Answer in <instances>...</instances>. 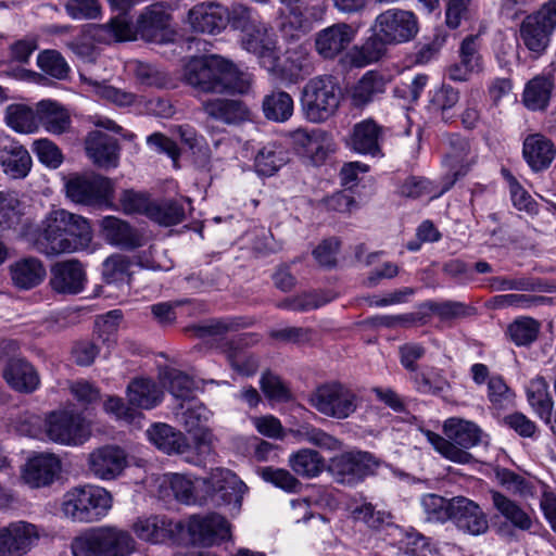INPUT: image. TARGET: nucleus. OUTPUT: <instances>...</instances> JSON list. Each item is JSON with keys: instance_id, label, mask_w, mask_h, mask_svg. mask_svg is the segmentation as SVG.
Here are the masks:
<instances>
[{"instance_id": "31", "label": "nucleus", "mask_w": 556, "mask_h": 556, "mask_svg": "<svg viewBox=\"0 0 556 556\" xmlns=\"http://www.w3.org/2000/svg\"><path fill=\"white\" fill-rule=\"evenodd\" d=\"M7 382L16 391L34 392L40 383L39 376L31 364L20 357H12L3 369Z\"/></svg>"}, {"instance_id": "55", "label": "nucleus", "mask_w": 556, "mask_h": 556, "mask_svg": "<svg viewBox=\"0 0 556 556\" xmlns=\"http://www.w3.org/2000/svg\"><path fill=\"white\" fill-rule=\"evenodd\" d=\"M73 556H105L98 527L76 536L71 544Z\"/></svg>"}, {"instance_id": "53", "label": "nucleus", "mask_w": 556, "mask_h": 556, "mask_svg": "<svg viewBox=\"0 0 556 556\" xmlns=\"http://www.w3.org/2000/svg\"><path fill=\"white\" fill-rule=\"evenodd\" d=\"M164 382L169 393L177 400L182 402H192L195 383L185 372L178 369H168L164 375Z\"/></svg>"}, {"instance_id": "7", "label": "nucleus", "mask_w": 556, "mask_h": 556, "mask_svg": "<svg viewBox=\"0 0 556 556\" xmlns=\"http://www.w3.org/2000/svg\"><path fill=\"white\" fill-rule=\"evenodd\" d=\"M556 31V0H547L535 12L527 15L519 28L523 45L532 52L542 53Z\"/></svg>"}, {"instance_id": "32", "label": "nucleus", "mask_w": 556, "mask_h": 556, "mask_svg": "<svg viewBox=\"0 0 556 556\" xmlns=\"http://www.w3.org/2000/svg\"><path fill=\"white\" fill-rule=\"evenodd\" d=\"M251 336L242 334L237 339L226 341L223 345V353L226 355L233 370L242 376H253L258 368V361L255 356L242 350L250 343Z\"/></svg>"}, {"instance_id": "12", "label": "nucleus", "mask_w": 556, "mask_h": 556, "mask_svg": "<svg viewBox=\"0 0 556 556\" xmlns=\"http://www.w3.org/2000/svg\"><path fill=\"white\" fill-rule=\"evenodd\" d=\"M201 483L206 501L211 500L215 505H233L236 509L241 507L247 485L232 471L216 468L206 480H201Z\"/></svg>"}, {"instance_id": "36", "label": "nucleus", "mask_w": 556, "mask_h": 556, "mask_svg": "<svg viewBox=\"0 0 556 556\" xmlns=\"http://www.w3.org/2000/svg\"><path fill=\"white\" fill-rule=\"evenodd\" d=\"M10 271L13 285L24 290L37 287L46 277V268L36 257L18 260L10 266Z\"/></svg>"}, {"instance_id": "38", "label": "nucleus", "mask_w": 556, "mask_h": 556, "mask_svg": "<svg viewBox=\"0 0 556 556\" xmlns=\"http://www.w3.org/2000/svg\"><path fill=\"white\" fill-rule=\"evenodd\" d=\"M289 161L288 151L277 142L270 141L263 146L254 157V167L258 175L273 176Z\"/></svg>"}, {"instance_id": "46", "label": "nucleus", "mask_w": 556, "mask_h": 556, "mask_svg": "<svg viewBox=\"0 0 556 556\" xmlns=\"http://www.w3.org/2000/svg\"><path fill=\"white\" fill-rule=\"evenodd\" d=\"M553 81L549 76L538 75L531 79L523 91V103L532 110H543L547 106Z\"/></svg>"}, {"instance_id": "16", "label": "nucleus", "mask_w": 556, "mask_h": 556, "mask_svg": "<svg viewBox=\"0 0 556 556\" xmlns=\"http://www.w3.org/2000/svg\"><path fill=\"white\" fill-rule=\"evenodd\" d=\"M36 526L26 521L11 522L0 528V556H23L38 541Z\"/></svg>"}, {"instance_id": "23", "label": "nucleus", "mask_w": 556, "mask_h": 556, "mask_svg": "<svg viewBox=\"0 0 556 556\" xmlns=\"http://www.w3.org/2000/svg\"><path fill=\"white\" fill-rule=\"evenodd\" d=\"M192 540L202 545H213L229 536V522L220 515L192 516L188 522Z\"/></svg>"}, {"instance_id": "49", "label": "nucleus", "mask_w": 556, "mask_h": 556, "mask_svg": "<svg viewBox=\"0 0 556 556\" xmlns=\"http://www.w3.org/2000/svg\"><path fill=\"white\" fill-rule=\"evenodd\" d=\"M81 83L90 88L99 97L106 99L116 105L128 106L135 102L136 96L132 92H127L122 89L115 88L105 80H97L87 77L83 72H79Z\"/></svg>"}, {"instance_id": "26", "label": "nucleus", "mask_w": 556, "mask_h": 556, "mask_svg": "<svg viewBox=\"0 0 556 556\" xmlns=\"http://www.w3.org/2000/svg\"><path fill=\"white\" fill-rule=\"evenodd\" d=\"M101 230L108 243L122 250H135L143 244V237L139 231L115 216L103 217Z\"/></svg>"}, {"instance_id": "35", "label": "nucleus", "mask_w": 556, "mask_h": 556, "mask_svg": "<svg viewBox=\"0 0 556 556\" xmlns=\"http://www.w3.org/2000/svg\"><path fill=\"white\" fill-rule=\"evenodd\" d=\"M105 556H131L137 552L138 543L126 530L113 526L98 527Z\"/></svg>"}, {"instance_id": "30", "label": "nucleus", "mask_w": 556, "mask_h": 556, "mask_svg": "<svg viewBox=\"0 0 556 556\" xmlns=\"http://www.w3.org/2000/svg\"><path fill=\"white\" fill-rule=\"evenodd\" d=\"M86 152L99 167L110 168L117 166L118 143L111 136L101 131L91 132L86 139Z\"/></svg>"}, {"instance_id": "2", "label": "nucleus", "mask_w": 556, "mask_h": 556, "mask_svg": "<svg viewBox=\"0 0 556 556\" xmlns=\"http://www.w3.org/2000/svg\"><path fill=\"white\" fill-rule=\"evenodd\" d=\"M173 78L170 72H137L138 81L147 87L173 89L182 80L197 94L201 93H247L252 85L248 72H177Z\"/></svg>"}, {"instance_id": "50", "label": "nucleus", "mask_w": 556, "mask_h": 556, "mask_svg": "<svg viewBox=\"0 0 556 556\" xmlns=\"http://www.w3.org/2000/svg\"><path fill=\"white\" fill-rule=\"evenodd\" d=\"M7 124L18 132L29 134L37 129V111L24 104H11L5 110Z\"/></svg>"}, {"instance_id": "11", "label": "nucleus", "mask_w": 556, "mask_h": 556, "mask_svg": "<svg viewBox=\"0 0 556 556\" xmlns=\"http://www.w3.org/2000/svg\"><path fill=\"white\" fill-rule=\"evenodd\" d=\"M49 440L63 445H80L90 435V429L80 414L68 410L50 413L45 421Z\"/></svg>"}, {"instance_id": "61", "label": "nucleus", "mask_w": 556, "mask_h": 556, "mask_svg": "<svg viewBox=\"0 0 556 556\" xmlns=\"http://www.w3.org/2000/svg\"><path fill=\"white\" fill-rule=\"evenodd\" d=\"M351 515L355 521H361L371 529H379L389 523L391 519L390 513L376 509L371 503H363L356 506L352 509Z\"/></svg>"}, {"instance_id": "64", "label": "nucleus", "mask_w": 556, "mask_h": 556, "mask_svg": "<svg viewBox=\"0 0 556 556\" xmlns=\"http://www.w3.org/2000/svg\"><path fill=\"white\" fill-rule=\"evenodd\" d=\"M410 372V380L419 393L438 395L450 388V383L441 375L430 377L426 372L418 371L417 369Z\"/></svg>"}, {"instance_id": "59", "label": "nucleus", "mask_w": 556, "mask_h": 556, "mask_svg": "<svg viewBox=\"0 0 556 556\" xmlns=\"http://www.w3.org/2000/svg\"><path fill=\"white\" fill-rule=\"evenodd\" d=\"M488 399L496 409H505L514 405L515 392L502 376L495 375L488 381Z\"/></svg>"}, {"instance_id": "57", "label": "nucleus", "mask_w": 556, "mask_h": 556, "mask_svg": "<svg viewBox=\"0 0 556 556\" xmlns=\"http://www.w3.org/2000/svg\"><path fill=\"white\" fill-rule=\"evenodd\" d=\"M496 478L503 486L516 495L523 498L533 497L535 495L534 483L513 470L506 468L497 470Z\"/></svg>"}, {"instance_id": "22", "label": "nucleus", "mask_w": 556, "mask_h": 556, "mask_svg": "<svg viewBox=\"0 0 556 556\" xmlns=\"http://www.w3.org/2000/svg\"><path fill=\"white\" fill-rule=\"evenodd\" d=\"M452 511L451 521L458 530L471 535H480L488 531V517L473 501L465 496H455Z\"/></svg>"}, {"instance_id": "51", "label": "nucleus", "mask_w": 556, "mask_h": 556, "mask_svg": "<svg viewBox=\"0 0 556 556\" xmlns=\"http://www.w3.org/2000/svg\"><path fill=\"white\" fill-rule=\"evenodd\" d=\"M132 261L123 254H113L102 264V276L106 283H129L131 277Z\"/></svg>"}, {"instance_id": "4", "label": "nucleus", "mask_w": 556, "mask_h": 556, "mask_svg": "<svg viewBox=\"0 0 556 556\" xmlns=\"http://www.w3.org/2000/svg\"><path fill=\"white\" fill-rule=\"evenodd\" d=\"M442 437L430 430L425 434L431 445L446 459L457 464H468L472 455L467 450L482 442L483 431L473 421L451 417L443 424Z\"/></svg>"}, {"instance_id": "37", "label": "nucleus", "mask_w": 556, "mask_h": 556, "mask_svg": "<svg viewBox=\"0 0 556 556\" xmlns=\"http://www.w3.org/2000/svg\"><path fill=\"white\" fill-rule=\"evenodd\" d=\"M548 382L542 376L531 379L527 387V399L530 406L546 424H553V399L548 391Z\"/></svg>"}, {"instance_id": "1", "label": "nucleus", "mask_w": 556, "mask_h": 556, "mask_svg": "<svg viewBox=\"0 0 556 556\" xmlns=\"http://www.w3.org/2000/svg\"><path fill=\"white\" fill-rule=\"evenodd\" d=\"M22 238L38 252L55 256L87 249L92 240V230L85 217L53 207L38 227L25 225Z\"/></svg>"}, {"instance_id": "54", "label": "nucleus", "mask_w": 556, "mask_h": 556, "mask_svg": "<svg viewBox=\"0 0 556 556\" xmlns=\"http://www.w3.org/2000/svg\"><path fill=\"white\" fill-rule=\"evenodd\" d=\"M293 433L296 438L327 451H339L342 447L340 440L309 424L300 425Z\"/></svg>"}, {"instance_id": "19", "label": "nucleus", "mask_w": 556, "mask_h": 556, "mask_svg": "<svg viewBox=\"0 0 556 556\" xmlns=\"http://www.w3.org/2000/svg\"><path fill=\"white\" fill-rule=\"evenodd\" d=\"M127 465V454L117 445H104L96 448L88 457L90 472L102 480L117 478Z\"/></svg>"}, {"instance_id": "13", "label": "nucleus", "mask_w": 556, "mask_h": 556, "mask_svg": "<svg viewBox=\"0 0 556 556\" xmlns=\"http://www.w3.org/2000/svg\"><path fill=\"white\" fill-rule=\"evenodd\" d=\"M184 529L182 522L174 521L165 515L141 516L131 525L136 536L150 544L175 542Z\"/></svg>"}, {"instance_id": "40", "label": "nucleus", "mask_w": 556, "mask_h": 556, "mask_svg": "<svg viewBox=\"0 0 556 556\" xmlns=\"http://www.w3.org/2000/svg\"><path fill=\"white\" fill-rule=\"evenodd\" d=\"M288 465L295 475L304 479L316 478L327 468L325 458L312 448H301L292 453Z\"/></svg>"}, {"instance_id": "5", "label": "nucleus", "mask_w": 556, "mask_h": 556, "mask_svg": "<svg viewBox=\"0 0 556 556\" xmlns=\"http://www.w3.org/2000/svg\"><path fill=\"white\" fill-rule=\"evenodd\" d=\"M112 507V496L97 485L75 486L62 497L61 511L75 522H94L104 517Z\"/></svg>"}, {"instance_id": "25", "label": "nucleus", "mask_w": 556, "mask_h": 556, "mask_svg": "<svg viewBox=\"0 0 556 556\" xmlns=\"http://www.w3.org/2000/svg\"><path fill=\"white\" fill-rule=\"evenodd\" d=\"M227 9L216 2L199 3L190 9L188 21L195 31L215 34L226 28Z\"/></svg>"}, {"instance_id": "33", "label": "nucleus", "mask_w": 556, "mask_h": 556, "mask_svg": "<svg viewBox=\"0 0 556 556\" xmlns=\"http://www.w3.org/2000/svg\"><path fill=\"white\" fill-rule=\"evenodd\" d=\"M203 110L210 117L228 125L242 123L250 117L249 109L239 100H208L203 103Z\"/></svg>"}, {"instance_id": "27", "label": "nucleus", "mask_w": 556, "mask_h": 556, "mask_svg": "<svg viewBox=\"0 0 556 556\" xmlns=\"http://www.w3.org/2000/svg\"><path fill=\"white\" fill-rule=\"evenodd\" d=\"M447 143L450 150L445 154L444 163L448 168L451 179L441 192L448 190L457 179L465 176L472 163V160L469 157V143L466 139L459 135H450Z\"/></svg>"}, {"instance_id": "6", "label": "nucleus", "mask_w": 556, "mask_h": 556, "mask_svg": "<svg viewBox=\"0 0 556 556\" xmlns=\"http://www.w3.org/2000/svg\"><path fill=\"white\" fill-rule=\"evenodd\" d=\"M342 99L339 81L330 74H323L308 80L303 89V105L306 118L323 123L332 117Z\"/></svg>"}, {"instance_id": "58", "label": "nucleus", "mask_w": 556, "mask_h": 556, "mask_svg": "<svg viewBox=\"0 0 556 556\" xmlns=\"http://www.w3.org/2000/svg\"><path fill=\"white\" fill-rule=\"evenodd\" d=\"M426 306L441 320L460 319L475 314L473 307L458 301H430L426 304Z\"/></svg>"}, {"instance_id": "62", "label": "nucleus", "mask_w": 556, "mask_h": 556, "mask_svg": "<svg viewBox=\"0 0 556 556\" xmlns=\"http://www.w3.org/2000/svg\"><path fill=\"white\" fill-rule=\"evenodd\" d=\"M25 225H30L26 220H23V213L20 210V203L15 199H8L1 195L0 204V228L2 229H16L21 226L20 236L22 237V230Z\"/></svg>"}, {"instance_id": "24", "label": "nucleus", "mask_w": 556, "mask_h": 556, "mask_svg": "<svg viewBox=\"0 0 556 556\" xmlns=\"http://www.w3.org/2000/svg\"><path fill=\"white\" fill-rule=\"evenodd\" d=\"M522 157L532 172H544L556 157V146L541 132L530 134L522 142Z\"/></svg>"}, {"instance_id": "14", "label": "nucleus", "mask_w": 556, "mask_h": 556, "mask_svg": "<svg viewBox=\"0 0 556 556\" xmlns=\"http://www.w3.org/2000/svg\"><path fill=\"white\" fill-rule=\"evenodd\" d=\"M66 195L75 203L92 205L109 199L113 192L112 181L100 175H83L70 178L65 185Z\"/></svg>"}, {"instance_id": "9", "label": "nucleus", "mask_w": 556, "mask_h": 556, "mask_svg": "<svg viewBox=\"0 0 556 556\" xmlns=\"http://www.w3.org/2000/svg\"><path fill=\"white\" fill-rule=\"evenodd\" d=\"M371 30L388 48L389 45L407 42L415 38L418 21L410 11L389 9L376 17Z\"/></svg>"}, {"instance_id": "28", "label": "nucleus", "mask_w": 556, "mask_h": 556, "mask_svg": "<svg viewBox=\"0 0 556 556\" xmlns=\"http://www.w3.org/2000/svg\"><path fill=\"white\" fill-rule=\"evenodd\" d=\"M61 470L60 459L53 454L41 453L30 458L24 471V479L33 488L51 484Z\"/></svg>"}, {"instance_id": "47", "label": "nucleus", "mask_w": 556, "mask_h": 556, "mask_svg": "<svg viewBox=\"0 0 556 556\" xmlns=\"http://www.w3.org/2000/svg\"><path fill=\"white\" fill-rule=\"evenodd\" d=\"M495 508L517 529L528 531L532 527V519L518 504L500 492L492 493Z\"/></svg>"}, {"instance_id": "3", "label": "nucleus", "mask_w": 556, "mask_h": 556, "mask_svg": "<svg viewBox=\"0 0 556 556\" xmlns=\"http://www.w3.org/2000/svg\"><path fill=\"white\" fill-rule=\"evenodd\" d=\"M170 15L162 3H154L143 10L136 25L129 20L112 18L103 29L109 31L115 41L135 40L137 37L154 42L167 43L173 41L174 30L169 25Z\"/></svg>"}, {"instance_id": "29", "label": "nucleus", "mask_w": 556, "mask_h": 556, "mask_svg": "<svg viewBox=\"0 0 556 556\" xmlns=\"http://www.w3.org/2000/svg\"><path fill=\"white\" fill-rule=\"evenodd\" d=\"M149 441L160 451L172 454H185L190 445L185 434L167 424H153L147 430Z\"/></svg>"}, {"instance_id": "56", "label": "nucleus", "mask_w": 556, "mask_h": 556, "mask_svg": "<svg viewBox=\"0 0 556 556\" xmlns=\"http://www.w3.org/2000/svg\"><path fill=\"white\" fill-rule=\"evenodd\" d=\"M454 497L446 500L437 494H426L421 498V507L427 516L428 521L445 522L452 520V505Z\"/></svg>"}, {"instance_id": "21", "label": "nucleus", "mask_w": 556, "mask_h": 556, "mask_svg": "<svg viewBox=\"0 0 556 556\" xmlns=\"http://www.w3.org/2000/svg\"><path fill=\"white\" fill-rule=\"evenodd\" d=\"M388 55L384 41L374 33L362 43L354 45L340 56V64L344 68H363L377 65Z\"/></svg>"}, {"instance_id": "10", "label": "nucleus", "mask_w": 556, "mask_h": 556, "mask_svg": "<svg viewBox=\"0 0 556 556\" xmlns=\"http://www.w3.org/2000/svg\"><path fill=\"white\" fill-rule=\"evenodd\" d=\"M378 465L371 454L351 451L332 457L327 470L337 483L354 486L372 475Z\"/></svg>"}, {"instance_id": "18", "label": "nucleus", "mask_w": 556, "mask_h": 556, "mask_svg": "<svg viewBox=\"0 0 556 556\" xmlns=\"http://www.w3.org/2000/svg\"><path fill=\"white\" fill-rule=\"evenodd\" d=\"M356 29L346 23H336L319 30L315 36L317 53L325 60L342 56L344 50L355 39Z\"/></svg>"}, {"instance_id": "42", "label": "nucleus", "mask_w": 556, "mask_h": 556, "mask_svg": "<svg viewBox=\"0 0 556 556\" xmlns=\"http://www.w3.org/2000/svg\"><path fill=\"white\" fill-rule=\"evenodd\" d=\"M336 298L331 291L315 290L287 298L277 307L293 312H308L331 302Z\"/></svg>"}, {"instance_id": "43", "label": "nucleus", "mask_w": 556, "mask_h": 556, "mask_svg": "<svg viewBox=\"0 0 556 556\" xmlns=\"http://www.w3.org/2000/svg\"><path fill=\"white\" fill-rule=\"evenodd\" d=\"M388 80L390 78L383 77L380 72H366L351 89L353 104L361 106L370 102L376 93L383 92Z\"/></svg>"}, {"instance_id": "44", "label": "nucleus", "mask_w": 556, "mask_h": 556, "mask_svg": "<svg viewBox=\"0 0 556 556\" xmlns=\"http://www.w3.org/2000/svg\"><path fill=\"white\" fill-rule=\"evenodd\" d=\"M0 161L4 172L13 178L25 177L31 166V159L28 151L16 143L4 148Z\"/></svg>"}, {"instance_id": "39", "label": "nucleus", "mask_w": 556, "mask_h": 556, "mask_svg": "<svg viewBox=\"0 0 556 556\" xmlns=\"http://www.w3.org/2000/svg\"><path fill=\"white\" fill-rule=\"evenodd\" d=\"M38 122L53 135H62L71 127V117L56 102L42 100L37 104Z\"/></svg>"}, {"instance_id": "45", "label": "nucleus", "mask_w": 556, "mask_h": 556, "mask_svg": "<svg viewBox=\"0 0 556 556\" xmlns=\"http://www.w3.org/2000/svg\"><path fill=\"white\" fill-rule=\"evenodd\" d=\"M206 480V478H199L192 481L188 477L179 473L172 476L169 483L175 497L185 504H203L206 502V496L200 494L204 491L203 484L199 481Z\"/></svg>"}, {"instance_id": "63", "label": "nucleus", "mask_w": 556, "mask_h": 556, "mask_svg": "<svg viewBox=\"0 0 556 556\" xmlns=\"http://www.w3.org/2000/svg\"><path fill=\"white\" fill-rule=\"evenodd\" d=\"M260 475L264 481L287 492H295L301 486V482L287 469L267 466L260 469Z\"/></svg>"}, {"instance_id": "34", "label": "nucleus", "mask_w": 556, "mask_h": 556, "mask_svg": "<svg viewBox=\"0 0 556 556\" xmlns=\"http://www.w3.org/2000/svg\"><path fill=\"white\" fill-rule=\"evenodd\" d=\"M190 208L191 201L187 198L162 200L153 202L149 218L162 226H174L185 220Z\"/></svg>"}, {"instance_id": "8", "label": "nucleus", "mask_w": 556, "mask_h": 556, "mask_svg": "<svg viewBox=\"0 0 556 556\" xmlns=\"http://www.w3.org/2000/svg\"><path fill=\"white\" fill-rule=\"evenodd\" d=\"M308 403L320 414L337 419H345L356 410V394L339 382L317 387L309 395Z\"/></svg>"}, {"instance_id": "17", "label": "nucleus", "mask_w": 556, "mask_h": 556, "mask_svg": "<svg viewBox=\"0 0 556 556\" xmlns=\"http://www.w3.org/2000/svg\"><path fill=\"white\" fill-rule=\"evenodd\" d=\"M384 138V127L379 125L374 118H365L356 123L349 138L348 147L359 154L370 156H381V143Z\"/></svg>"}, {"instance_id": "52", "label": "nucleus", "mask_w": 556, "mask_h": 556, "mask_svg": "<svg viewBox=\"0 0 556 556\" xmlns=\"http://www.w3.org/2000/svg\"><path fill=\"white\" fill-rule=\"evenodd\" d=\"M541 324L532 317L515 319L507 328L510 340L518 346H528L539 337Z\"/></svg>"}, {"instance_id": "48", "label": "nucleus", "mask_w": 556, "mask_h": 556, "mask_svg": "<svg viewBox=\"0 0 556 556\" xmlns=\"http://www.w3.org/2000/svg\"><path fill=\"white\" fill-rule=\"evenodd\" d=\"M262 108L267 119L283 123L293 114V99L285 91L273 92L264 98Z\"/></svg>"}, {"instance_id": "20", "label": "nucleus", "mask_w": 556, "mask_h": 556, "mask_svg": "<svg viewBox=\"0 0 556 556\" xmlns=\"http://www.w3.org/2000/svg\"><path fill=\"white\" fill-rule=\"evenodd\" d=\"M87 275L84 265L77 260L54 264L49 285L59 294H78L85 289Z\"/></svg>"}, {"instance_id": "60", "label": "nucleus", "mask_w": 556, "mask_h": 556, "mask_svg": "<svg viewBox=\"0 0 556 556\" xmlns=\"http://www.w3.org/2000/svg\"><path fill=\"white\" fill-rule=\"evenodd\" d=\"M261 21L258 14L251 8L233 3L227 9L226 25L229 23L233 29H238L243 34L253 29L252 27Z\"/></svg>"}, {"instance_id": "15", "label": "nucleus", "mask_w": 556, "mask_h": 556, "mask_svg": "<svg viewBox=\"0 0 556 556\" xmlns=\"http://www.w3.org/2000/svg\"><path fill=\"white\" fill-rule=\"evenodd\" d=\"M242 37V47L260 59V65L265 70L277 68L276 38L271 27L262 20L258 21Z\"/></svg>"}, {"instance_id": "41", "label": "nucleus", "mask_w": 556, "mask_h": 556, "mask_svg": "<svg viewBox=\"0 0 556 556\" xmlns=\"http://www.w3.org/2000/svg\"><path fill=\"white\" fill-rule=\"evenodd\" d=\"M162 391L150 379L132 380L127 387L128 403L138 408L151 409L162 401Z\"/></svg>"}]
</instances>
